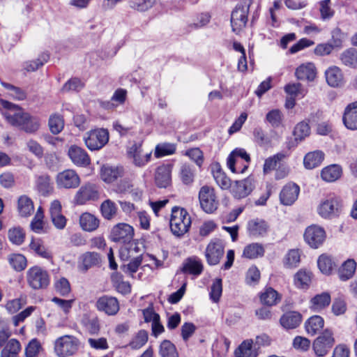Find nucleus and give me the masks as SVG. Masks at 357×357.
<instances>
[{
    "label": "nucleus",
    "mask_w": 357,
    "mask_h": 357,
    "mask_svg": "<svg viewBox=\"0 0 357 357\" xmlns=\"http://www.w3.org/2000/svg\"><path fill=\"white\" fill-rule=\"evenodd\" d=\"M159 354L161 357H178L175 345L169 340H163L161 342Z\"/></svg>",
    "instance_id": "nucleus-60"
},
{
    "label": "nucleus",
    "mask_w": 357,
    "mask_h": 357,
    "mask_svg": "<svg viewBox=\"0 0 357 357\" xmlns=\"http://www.w3.org/2000/svg\"><path fill=\"white\" fill-rule=\"evenodd\" d=\"M83 140L86 146L91 151L102 149L109 141V132L107 129L97 128L85 133Z\"/></svg>",
    "instance_id": "nucleus-8"
},
{
    "label": "nucleus",
    "mask_w": 357,
    "mask_h": 357,
    "mask_svg": "<svg viewBox=\"0 0 357 357\" xmlns=\"http://www.w3.org/2000/svg\"><path fill=\"white\" fill-rule=\"evenodd\" d=\"M317 266L323 274L328 275L332 273L336 264L331 256L322 254L317 259Z\"/></svg>",
    "instance_id": "nucleus-44"
},
{
    "label": "nucleus",
    "mask_w": 357,
    "mask_h": 357,
    "mask_svg": "<svg viewBox=\"0 0 357 357\" xmlns=\"http://www.w3.org/2000/svg\"><path fill=\"white\" fill-rule=\"evenodd\" d=\"M312 279V273L305 268L299 269L294 275V284L299 289L309 288Z\"/></svg>",
    "instance_id": "nucleus-28"
},
{
    "label": "nucleus",
    "mask_w": 357,
    "mask_h": 357,
    "mask_svg": "<svg viewBox=\"0 0 357 357\" xmlns=\"http://www.w3.org/2000/svg\"><path fill=\"white\" fill-rule=\"evenodd\" d=\"M80 342L73 335H64L54 342V351L58 357H69L75 354L79 349Z\"/></svg>",
    "instance_id": "nucleus-4"
},
{
    "label": "nucleus",
    "mask_w": 357,
    "mask_h": 357,
    "mask_svg": "<svg viewBox=\"0 0 357 357\" xmlns=\"http://www.w3.org/2000/svg\"><path fill=\"white\" fill-rule=\"evenodd\" d=\"M49 59V55L43 53L35 60L26 61L24 63V69L27 72H33L45 63Z\"/></svg>",
    "instance_id": "nucleus-59"
},
{
    "label": "nucleus",
    "mask_w": 357,
    "mask_h": 357,
    "mask_svg": "<svg viewBox=\"0 0 357 357\" xmlns=\"http://www.w3.org/2000/svg\"><path fill=\"white\" fill-rule=\"evenodd\" d=\"M151 152L143 153L142 144L134 143L127 148V158L136 167H142L145 166L151 160Z\"/></svg>",
    "instance_id": "nucleus-12"
},
{
    "label": "nucleus",
    "mask_w": 357,
    "mask_h": 357,
    "mask_svg": "<svg viewBox=\"0 0 357 357\" xmlns=\"http://www.w3.org/2000/svg\"><path fill=\"white\" fill-rule=\"evenodd\" d=\"M26 119H27L24 121L20 130L29 134L36 132L40 127V119L36 116H31L30 114H29Z\"/></svg>",
    "instance_id": "nucleus-53"
},
{
    "label": "nucleus",
    "mask_w": 357,
    "mask_h": 357,
    "mask_svg": "<svg viewBox=\"0 0 357 357\" xmlns=\"http://www.w3.org/2000/svg\"><path fill=\"white\" fill-rule=\"evenodd\" d=\"M172 165H162L158 167L155 173V183L160 188H166L171 182Z\"/></svg>",
    "instance_id": "nucleus-29"
},
{
    "label": "nucleus",
    "mask_w": 357,
    "mask_h": 357,
    "mask_svg": "<svg viewBox=\"0 0 357 357\" xmlns=\"http://www.w3.org/2000/svg\"><path fill=\"white\" fill-rule=\"evenodd\" d=\"M302 321L301 313L296 311L286 312L280 318L281 325L287 329H292L298 327Z\"/></svg>",
    "instance_id": "nucleus-34"
},
{
    "label": "nucleus",
    "mask_w": 357,
    "mask_h": 357,
    "mask_svg": "<svg viewBox=\"0 0 357 357\" xmlns=\"http://www.w3.org/2000/svg\"><path fill=\"white\" fill-rule=\"evenodd\" d=\"M182 154L188 157L198 167H202L204 162V153L199 148H191L182 152Z\"/></svg>",
    "instance_id": "nucleus-63"
},
{
    "label": "nucleus",
    "mask_w": 357,
    "mask_h": 357,
    "mask_svg": "<svg viewBox=\"0 0 357 357\" xmlns=\"http://www.w3.org/2000/svg\"><path fill=\"white\" fill-rule=\"evenodd\" d=\"M1 108L6 109L3 114L8 123L13 126L20 129L24 121L27 119L29 113L24 112L21 107L7 100H0Z\"/></svg>",
    "instance_id": "nucleus-5"
},
{
    "label": "nucleus",
    "mask_w": 357,
    "mask_h": 357,
    "mask_svg": "<svg viewBox=\"0 0 357 357\" xmlns=\"http://www.w3.org/2000/svg\"><path fill=\"white\" fill-rule=\"evenodd\" d=\"M342 121L350 130H357V101L349 104L344 109Z\"/></svg>",
    "instance_id": "nucleus-24"
},
{
    "label": "nucleus",
    "mask_w": 357,
    "mask_h": 357,
    "mask_svg": "<svg viewBox=\"0 0 357 357\" xmlns=\"http://www.w3.org/2000/svg\"><path fill=\"white\" fill-rule=\"evenodd\" d=\"M284 116L278 109L269 111L266 115V121L273 128H279L282 125Z\"/></svg>",
    "instance_id": "nucleus-56"
},
{
    "label": "nucleus",
    "mask_w": 357,
    "mask_h": 357,
    "mask_svg": "<svg viewBox=\"0 0 357 357\" xmlns=\"http://www.w3.org/2000/svg\"><path fill=\"white\" fill-rule=\"evenodd\" d=\"M62 206L61 202L56 199L51 202L50 206V215L54 226L58 229L65 228L67 222L66 217L61 212Z\"/></svg>",
    "instance_id": "nucleus-20"
},
{
    "label": "nucleus",
    "mask_w": 357,
    "mask_h": 357,
    "mask_svg": "<svg viewBox=\"0 0 357 357\" xmlns=\"http://www.w3.org/2000/svg\"><path fill=\"white\" fill-rule=\"evenodd\" d=\"M99 220L90 213H84L79 217L81 228L86 231H93L99 227Z\"/></svg>",
    "instance_id": "nucleus-37"
},
{
    "label": "nucleus",
    "mask_w": 357,
    "mask_h": 357,
    "mask_svg": "<svg viewBox=\"0 0 357 357\" xmlns=\"http://www.w3.org/2000/svg\"><path fill=\"white\" fill-rule=\"evenodd\" d=\"M98 310L104 312L108 315H114L119 310V305L114 297L104 296L98 298L96 303Z\"/></svg>",
    "instance_id": "nucleus-23"
},
{
    "label": "nucleus",
    "mask_w": 357,
    "mask_h": 357,
    "mask_svg": "<svg viewBox=\"0 0 357 357\" xmlns=\"http://www.w3.org/2000/svg\"><path fill=\"white\" fill-rule=\"evenodd\" d=\"M48 126L52 134L57 135L60 133L64 127L63 117L57 114H52L49 119Z\"/></svg>",
    "instance_id": "nucleus-55"
},
{
    "label": "nucleus",
    "mask_w": 357,
    "mask_h": 357,
    "mask_svg": "<svg viewBox=\"0 0 357 357\" xmlns=\"http://www.w3.org/2000/svg\"><path fill=\"white\" fill-rule=\"evenodd\" d=\"M301 251L299 249H291L284 256L283 265L287 268H296L301 262Z\"/></svg>",
    "instance_id": "nucleus-42"
},
{
    "label": "nucleus",
    "mask_w": 357,
    "mask_h": 357,
    "mask_svg": "<svg viewBox=\"0 0 357 357\" xmlns=\"http://www.w3.org/2000/svg\"><path fill=\"white\" fill-rule=\"evenodd\" d=\"M325 158L322 151L316 150L305 154L303 158V166L307 169H313L321 165Z\"/></svg>",
    "instance_id": "nucleus-30"
},
{
    "label": "nucleus",
    "mask_w": 357,
    "mask_h": 357,
    "mask_svg": "<svg viewBox=\"0 0 357 357\" xmlns=\"http://www.w3.org/2000/svg\"><path fill=\"white\" fill-rule=\"evenodd\" d=\"M250 3V0L239 3L231 12V26L232 31L236 34H238L245 27Z\"/></svg>",
    "instance_id": "nucleus-6"
},
{
    "label": "nucleus",
    "mask_w": 357,
    "mask_h": 357,
    "mask_svg": "<svg viewBox=\"0 0 357 357\" xmlns=\"http://www.w3.org/2000/svg\"><path fill=\"white\" fill-rule=\"evenodd\" d=\"M124 174V169L122 166L102 165L100 169V178L107 183H112Z\"/></svg>",
    "instance_id": "nucleus-22"
},
{
    "label": "nucleus",
    "mask_w": 357,
    "mask_h": 357,
    "mask_svg": "<svg viewBox=\"0 0 357 357\" xmlns=\"http://www.w3.org/2000/svg\"><path fill=\"white\" fill-rule=\"evenodd\" d=\"M303 238L310 248L317 249L325 242L326 232L320 225H311L305 228Z\"/></svg>",
    "instance_id": "nucleus-9"
},
{
    "label": "nucleus",
    "mask_w": 357,
    "mask_h": 357,
    "mask_svg": "<svg viewBox=\"0 0 357 357\" xmlns=\"http://www.w3.org/2000/svg\"><path fill=\"white\" fill-rule=\"evenodd\" d=\"M176 145L171 143H161L156 145L154 155L157 158L172 155L176 151Z\"/></svg>",
    "instance_id": "nucleus-57"
},
{
    "label": "nucleus",
    "mask_w": 357,
    "mask_h": 357,
    "mask_svg": "<svg viewBox=\"0 0 357 357\" xmlns=\"http://www.w3.org/2000/svg\"><path fill=\"white\" fill-rule=\"evenodd\" d=\"M324 326V319L319 315L310 317L305 323V331L307 334L314 335L319 333Z\"/></svg>",
    "instance_id": "nucleus-40"
},
{
    "label": "nucleus",
    "mask_w": 357,
    "mask_h": 357,
    "mask_svg": "<svg viewBox=\"0 0 357 357\" xmlns=\"http://www.w3.org/2000/svg\"><path fill=\"white\" fill-rule=\"evenodd\" d=\"M225 252V243L220 239H213L207 245L205 257L207 263L215 266L220 263Z\"/></svg>",
    "instance_id": "nucleus-14"
},
{
    "label": "nucleus",
    "mask_w": 357,
    "mask_h": 357,
    "mask_svg": "<svg viewBox=\"0 0 357 357\" xmlns=\"http://www.w3.org/2000/svg\"><path fill=\"white\" fill-rule=\"evenodd\" d=\"M179 175L183 184L190 185L194 181L195 172L192 165L184 163L181 166Z\"/></svg>",
    "instance_id": "nucleus-52"
},
{
    "label": "nucleus",
    "mask_w": 357,
    "mask_h": 357,
    "mask_svg": "<svg viewBox=\"0 0 357 357\" xmlns=\"http://www.w3.org/2000/svg\"><path fill=\"white\" fill-rule=\"evenodd\" d=\"M98 197L97 186L93 183H87L77 191L73 202L75 204L82 205L89 201L98 199Z\"/></svg>",
    "instance_id": "nucleus-16"
},
{
    "label": "nucleus",
    "mask_w": 357,
    "mask_h": 357,
    "mask_svg": "<svg viewBox=\"0 0 357 357\" xmlns=\"http://www.w3.org/2000/svg\"><path fill=\"white\" fill-rule=\"evenodd\" d=\"M20 351V342L16 339H10L4 344L1 352V357H19Z\"/></svg>",
    "instance_id": "nucleus-45"
},
{
    "label": "nucleus",
    "mask_w": 357,
    "mask_h": 357,
    "mask_svg": "<svg viewBox=\"0 0 357 357\" xmlns=\"http://www.w3.org/2000/svg\"><path fill=\"white\" fill-rule=\"evenodd\" d=\"M236 357H257L258 354L257 349L253 347L252 340H246L236 348L234 351Z\"/></svg>",
    "instance_id": "nucleus-38"
},
{
    "label": "nucleus",
    "mask_w": 357,
    "mask_h": 357,
    "mask_svg": "<svg viewBox=\"0 0 357 357\" xmlns=\"http://www.w3.org/2000/svg\"><path fill=\"white\" fill-rule=\"evenodd\" d=\"M100 210L102 216L105 219L110 220L115 216L117 208L114 202L107 199L102 203Z\"/></svg>",
    "instance_id": "nucleus-62"
},
{
    "label": "nucleus",
    "mask_w": 357,
    "mask_h": 357,
    "mask_svg": "<svg viewBox=\"0 0 357 357\" xmlns=\"http://www.w3.org/2000/svg\"><path fill=\"white\" fill-rule=\"evenodd\" d=\"M327 84L332 87H340L344 83L341 69L335 66L329 67L325 72Z\"/></svg>",
    "instance_id": "nucleus-26"
},
{
    "label": "nucleus",
    "mask_w": 357,
    "mask_h": 357,
    "mask_svg": "<svg viewBox=\"0 0 357 357\" xmlns=\"http://www.w3.org/2000/svg\"><path fill=\"white\" fill-rule=\"evenodd\" d=\"M264 255V247L258 243H252L244 248L243 257L247 259H253Z\"/></svg>",
    "instance_id": "nucleus-46"
},
{
    "label": "nucleus",
    "mask_w": 357,
    "mask_h": 357,
    "mask_svg": "<svg viewBox=\"0 0 357 357\" xmlns=\"http://www.w3.org/2000/svg\"><path fill=\"white\" fill-rule=\"evenodd\" d=\"M27 282L34 289L46 288L50 284V275L47 272L39 266L29 268L26 273Z\"/></svg>",
    "instance_id": "nucleus-11"
},
{
    "label": "nucleus",
    "mask_w": 357,
    "mask_h": 357,
    "mask_svg": "<svg viewBox=\"0 0 357 357\" xmlns=\"http://www.w3.org/2000/svg\"><path fill=\"white\" fill-rule=\"evenodd\" d=\"M199 201L201 208L206 213H213L219 204L214 188L208 185H204L200 188Z\"/></svg>",
    "instance_id": "nucleus-10"
},
{
    "label": "nucleus",
    "mask_w": 357,
    "mask_h": 357,
    "mask_svg": "<svg viewBox=\"0 0 357 357\" xmlns=\"http://www.w3.org/2000/svg\"><path fill=\"white\" fill-rule=\"evenodd\" d=\"M0 83L5 90L7 91V96L10 98L17 100H23L26 98V94L25 91L20 87L1 79Z\"/></svg>",
    "instance_id": "nucleus-47"
},
{
    "label": "nucleus",
    "mask_w": 357,
    "mask_h": 357,
    "mask_svg": "<svg viewBox=\"0 0 357 357\" xmlns=\"http://www.w3.org/2000/svg\"><path fill=\"white\" fill-rule=\"evenodd\" d=\"M112 281L119 292L123 294H127L130 292L131 287L129 282L123 281L122 276L119 273H113L112 275Z\"/></svg>",
    "instance_id": "nucleus-58"
},
{
    "label": "nucleus",
    "mask_w": 357,
    "mask_h": 357,
    "mask_svg": "<svg viewBox=\"0 0 357 357\" xmlns=\"http://www.w3.org/2000/svg\"><path fill=\"white\" fill-rule=\"evenodd\" d=\"M341 208L340 199L334 194H329L320 200L317 207V212L321 218L331 220L340 215Z\"/></svg>",
    "instance_id": "nucleus-3"
},
{
    "label": "nucleus",
    "mask_w": 357,
    "mask_h": 357,
    "mask_svg": "<svg viewBox=\"0 0 357 357\" xmlns=\"http://www.w3.org/2000/svg\"><path fill=\"white\" fill-rule=\"evenodd\" d=\"M148 337V333L144 330H140L132 337L128 346L132 349H139L147 342Z\"/></svg>",
    "instance_id": "nucleus-54"
},
{
    "label": "nucleus",
    "mask_w": 357,
    "mask_h": 357,
    "mask_svg": "<svg viewBox=\"0 0 357 357\" xmlns=\"http://www.w3.org/2000/svg\"><path fill=\"white\" fill-rule=\"evenodd\" d=\"M17 211L21 217H29L34 211L33 202L26 195H22L17 199Z\"/></svg>",
    "instance_id": "nucleus-36"
},
{
    "label": "nucleus",
    "mask_w": 357,
    "mask_h": 357,
    "mask_svg": "<svg viewBox=\"0 0 357 357\" xmlns=\"http://www.w3.org/2000/svg\"><path fill=\"white\" fill-rule=\"evenodd\" d=\"M268 229V223L265 220L259 218L250 220L247 225V231L249 236L255 238L264 236L267 234Z\"/></svg>",
    "instance_id": "nucleus-25"
},
{
    "label": "nucleus",
    "mask_w": 357,
    "mask_h": 357,
    "mask_svg": "<svg viewBox=\"0 0 357 357\" xmlns=\"http://www.w3.org/2000/svg\"><path fill=\"white\" fill-rule=\"evenodd\" d=\"M191 217L183 208L173 207L169 220L172 233L177 237H181L186 234L191 226Z\"/></svg>",
    "instance_id": "nucleus-2"
},
{
    "label": "nucleus",
    "mask_w": 357,
    "mask_h": 357,
    "mask_svg": "<svg viewBox=\"0 0 357 357\" xmlns=\"http://www.w3.org/2000/svg\"><path fill=\"white\" fill-rule=\"evenodd\" d=\"M342 175V168L339 165H331L321 171V178L326 182L331 183L338 180Z\"/></svg>",
    "instance_id": "nucleus-32"
},
{
    "label": "nucleus",
    "mask_w": 357,
    "mask_h": 357,
    "mask_svg": "<svg viewBox=\"0 0 357 357\" xmlns=\"http://www.w3.org/2000/svg\"><path fill=\"white\" fill-rule=\"evenodd\" d=\"M81 183L79 176L73 169H66L59 172L56 177V184L59 189H75Z\"/></svg>",
    "instance_id": "nucleus-13"
},
{
    "label": "nucleus",
    "mask_w": 357,
    "mask_h": 357,
    "mask_svg": "<svg viewBox=\"0 0 357 357\" xmlns=\"http://www.w3.org/2000/svg\"><path fill=\"white\" fill-rule=\"evenodd\" d=\"M331 301V295L328 292H323L311 298L310 308L314 312H319L328 307Z\"/></svg>",
    "instance_id": "nucleus-33"
},
{
    "label": "nucleus",
    "mask_w": 357,
    "mask_h": 357,
    "mask_svg": "<svg viewBox=\"0 0 357 357\" xmlns=\"http://www.w3.org/2000/svg\"><path fill=\"white\" fill-rule=\"evenodd\" d=\"M250 157L243 149H235L227 158V167L236 174H243L247 170Z\"/></svg>",
    "instance_id": "nucleus-7"
},
{
    "label": "nucleus",
    "mask_w": 357,
    "mask_h": 357,
    "mask_svg": "<svg viewBox=\"0 0 357 357\" xmlns=\"http://www.w3.org/2000/svg\"><path fill=\"white\" fill-rule=\"evenodd\" d=\"M25 232L20 227H13L8 231L9 241L16 245H22L25 240Z\"/></svg>",
    "instance_id": "nucleus-50"
},
{
    "label": "nucleus",
    "mask_w": 357,
    "mask_h": 357,
    "mask_svg": "<svg viewBox=\"0 0 357 357\" xmlns=\"http://www.w3.org/2000/svg\"><path fill=\"white\" fill-rule=\"evenodd\" d=\"M68 155L71 162L78 167H86L91 162L90 157L86 151L77 145H72L69 147Z\"/></svg>",
    "instance_id": "nucleus-18"
},
{
    "label": "nucleus",
    "mask_w": 357,
    "mask_h": 357,
    "mask_svg": "<svg viewBox=\"0 0 357 357\" xmlns=\"http://www.w3.org/2000/svg\"><path fill=\"white\" fill-rule=\"evenodd\" d=\"M259 298L261 303L268 306L275 305L281 300L280 295L272 287L266 288Z\"/></svg>",
    "instance_id": "nucleus-41"
},
{
    "label": "nucleus",
    "mask_w": 357,
    "mask_h": 357,
    "mask_svg": "<svg viewBox=\"0 0 357 357\" xmlns=\"http://www.w3.org/2000/svg\"><path fill=\"white\" fill-rule=\"evenodd\" d=\"M335 342L333 332L329 329H325L313 342V349L318 356H324Z\"/></svg>",
    "instance_id": "nucleus-15"
},
{
    "label": "nucleus",
    "mask_w": 357,
    "mask_h": 357,
    "mask_svg": "<svg viewBox=\"0 0 357 357\" xmlns=\"http://www.w3.org/2000/svg\"><path fill=\"white\" fill-rule=\"evenodd\" d=\"M317 74V68L313 62L301 63L295 70L296 77L301 81L312 82L315 79Z\"/></svg>",
    "instance_id": "nucleus-21"
},
{
    "label": "nucleus",
    "mask_w": 357,
    "mask_h": 357,
    "mask_svg": "<svg viewBox=\"0 0 357 357\" xmlns=\"http://www.w3.org/2000/svg\"><path fill=\"white\" fill-rule=\"evenodd\" d=\"M300 188L294 183H287L280 193V201L282 204L291 206L298 199Z\"/></svg>",
    "instance_id": "nucleus-19"
},
{
    "label": "nucleus",
    "mask_w": 357,
    "mask_h": 357,
    "mask_svg": "<svg viewBox=\"0 0 357 357\" xmlns=\"http://www.w3.org/2000/svg\"><path fill=\"white\" fill-rule=\"evenodd\" d=\"M52 301L56 305L58 309L63 312V315L67 317L72 310L75 299L65 300L58 297H54Z\"/></svg>",
    "instance_id": "nucleus-61"
},
{
    "label": "nucleus",
    "mask_w": 357,
    "mask_h": 357,
    "mask_svg": "<svg viewBox=\"0 0 357 357\" xmlns=\"http://www.w3.org/2000/svg\"><path fill=\"white\" fill-rule=\"evenodd\" d=\"M287 157L284 152H279L276 154L267 158L263 165V173L264 175L271 174L276 167L280 162Z\"/></svg>",
    "instance_id": "nucleus-39"
},
{
    "label": "nucleus",
    "mask_w": 357,
    "mask_h": 357,
    "mask_svg": "<svg viewBox=\"0 0 357 357\" xmlns=\"http://www.w3.org/2000/svg\"><path fill=\"white\" fill-rule=\"evenodd\" d=\"M29 249L35 255L46 259L52 258L51 252L45 247L44 242L39 238H32L29 243Z\"/></svg>",
    "instance_id": "nucleus-35"
},
{
    "label": "nucleus",
    "mask_w": 357,
    "mask_h": 357,
    "mask_svg": "<svg viewBox=\"0 0 357 357\" xmlns=\"http://www.w3.org/2000/svg\"><path fill=\"white\" fill-rule=\"evenodd\" d=\"M356 264L353 259L347 260L339 270V278L342 281L350 279L354 274Z\"/></svg>",
    "instance_id": "nucleus-48"
},
{
    "label": "nucleus",
    "mask_w": 357,
    "mask_h": 357,
    "mask_svg": "<svg viewBox=\"0 0 357 357\" xmlns=\"http://www.w3.org/2000/svg\"><path fill=\"white\" fill-rule=\"evenodd\" d=\"M254 179L248 177L234 182L231 187V192L234 198L241 199L248 196L255 188Z\"/></svg>",
    "instance_id": "nucleus-17"
},
{
    "label": "nucleus",
    "mask_w": 357,
    "mask_h": 357,
    "mask_svg": "<svg viewBox=\"0 0 357 357\" xmlns=\"http://www.w3.org/2000/svg\"><path fill=\"white\" fill-rule=\"evenodd\" d=\"M342 63L351 68H357V50L349 48L340 56Z\"/></svg>",
    "instance_id": "nucleus-49"
},
{
    "label": "nucleus",
    "mask_w": 357,
    "mask_h": 357,
    "mask_svg": "<svg viewBox=\"0 0 357 357\" xmlns=\"http://www.w3.org/2000/svg\"><path fill=\"white\" fill-rule=\"evenodd\" d=\"M157 3V0H130L129 7L137 12L143 13L148 11Z\"/></svg>",
    "instance_id": "nucleus-51"
},
{
    "label": "nucleus",
    "mask_w": 357,
    "mask_h": 357,
    "mask_svg": "<svg viewBox=\"0 0 357 357\" xmlns=\"http://www.w3.org/2000/svg\"><path fill=\"white\" fill-rule=\"evenodd\" d=\"M42 349L40 342L36 338L32 339L25 347V357H38Z\"/></svg>",
    "instance_id": "nucleus-64"
},
{
    "label": "nucleus",
    "mask_w": 357,
    "mask_h": 357,
    "mask_svg": "<svg viewBox=\"0 0 357 357\" xmlns=\"http://www.w3.org/2000/svg\"><path fill=\"white\" fill-rule=\"evenodd\" d=\"M203 271V264L197 257L186 259L183 263L182 271L194 275H199Z\"/></svg>",
    "instance_id": "nucleus-31"
},
{
    "label": "nucleus",
    "mask_w": 357,
    "mask_h": 357,
    "mask_svg": "<svg viewBox=\"0 0 357 357\" xmlns=\"http://www.w3.org/2000/svg\"><path fill=\"white\" fill-rule=\"evenodd\" d=\"M310 135V127L307 122L301 121L298 123L293 130L294 139L298 144L305 139Z\"/></svg>",
    "instance_id": "nucleus-43"
},
{
    "label": "nucleus",
    "mask_w": 357,
    "mask_h": 357,
    "mask_svg": "<svg viewBox=\"0 0 357 357\" xmlns=\"http://www.w3.org/2000/svg\"><path fill=\"white\" fill-rule=\"evenodd\" d=\"M101 259L98 253L95 252H86L81 255L79 261V268L82 271H86L90 268L100 264Z\"/></svg>",
    "instance_id": "nucleus-27"
},
{
    "label": "nucleus",
    "mask_w": 357,
    "mask_h": 357,
    "mask_svg": "<svg viewBox=\"0 0 357 357\" xmlns=\"http://www.w3.org/2000/svg\"><path fill=\"white\" fill-rule=\"evenodd\" d=\"M133 228L126 223H119L112 229L111 239L123 244L120 249V256L123 260L131 257L133 252H138L136 243L133 241Z\"/></svg>",
    "instance_id": "nucleus-1"
}]
</instances>
